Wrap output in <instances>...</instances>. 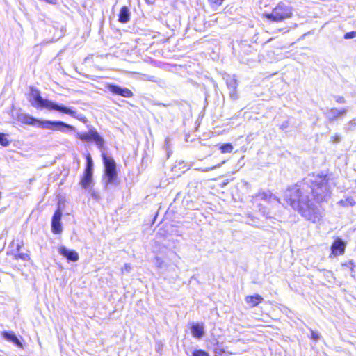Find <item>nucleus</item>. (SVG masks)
<instances>
[{
    "label": "nucleus",
    "instance_id": "1",
    "mask_svg": "<svg viewBox=\"0 0 356 356\" xmlns=\"http://www.w3.org/2000/svg\"><path fill=\"white\" fill-rule=\"evenodd\" d=\"M334 183L326 175H312L287 190L286 201L306 219L316 222L321 211L316 203L330 197Z\"/></svg>",
    "mask_w": 356,
    "mask_h": 356
},
{
    "label": "nucleus",
    "instance_id": "2",
    "mask_svg": "<svg viewBox=\"0 0 356 356\" xmlns=\"http://www.w3.org/2000/svg\"><path fill=\"white\" fill-rule=\"evenodd\" d=\"M30 95L31 98L29 101L31 105L38 109L46 108L49 111L54 110L67 114L83 122L86 121V119L84 116L82 115H78L76 111L72 110V108L66 107L63 105H58L52 101L42 98L40 96L39 90L37 89L31 88Z\"/></svg>",
    "mask_w": 356,
    "mask_h": 356
},
{
    "label": "nucleus",
    "instance_id": "3",
    "mask_svg": "<svg viewBox=\"0 0 356 356\" xmlns=\"http://www.w3.org/2000/svg\"><path fill=\"white\" fill-rule=\"evenodd\" d=\"M22 122L29 125H37L42 129L59 131L63 133H65L67 130L72 131L75 129L73 126L61 121L41 120L29 115H24L22 118Z\"/></svg>",
    "mask_w": 356,
    "mask_h": 356
},
{
    "label": "nucleus",
    "instance_id": "4",
    "mask_svg": "<svg viewBox=\"0 0 356 356\" xmlns=\"http://www.w3.org/2000/svg\"><path fill=\"white\" fill-rule=\"evenodd\" d=\"M103 162L104 165V175L106 177V186L114 184L117 180L116 164L113 159L111 156L102 154Z\"/></svg>",
    "mask_w": 356,
    "mask_h": 356
},
{
    "label": "nucleus",
    "instance_id": "5",
    "mask_svg": "<svg viewBox=\"0 0 356 356\" xmlns=\"http://www.w3.org/2000/svg\"><path fill=\"white\" fill-rule=\"evenodd\" d=\"M76 136L83 142H93L99 149H102L104 147V139L94 128L90 129L86 132H77Z\"/></svg>",
    "mask_w": 356,
    "mask_h": 356
},
{
    "label": "nucleus",
    "instance_id": "6",
    "mask_svg": "<svg viewBox=\"0 0 356 356\" xmlns=\"http://www.w3.org/2000/svg\"><path fill=\"white\" fill-rule=\"evenodd\" d=\"M291 15L292 11L290 7L279 3L271 13L266 14L265 16L269 20L278 22L290 18Z\"/></svg>",
    "mask_w": 356,
    "mask_h": 356
},
{
    "label": "nucleus",
    "instance_id": "7",
    "mask_svg": "<svg viewBox=\"0 0 356 356\" xmlns=\"http://www.w3.org/2000/svg\"><path fill=\"white\" fill-rule=\"evenodd\" d=\"M348 112V107L341 108H332L325 113V115L330 122H333L343 118Z\"/></svg>",
    "mask_w": 356,
    "mask_h": 356
},
{
    "label": "nucleus",
    "instance_id": "8",
    "mask_svg": "<svg viewBox=\"0 0 356 356\" xmlns=\"http://www.w3.org/2000/svg\"><path fill=\"white\" fill-rule=\"evenodd\" d=\"M62 216V212L61 211L58 209L52 218L51 220V229L53 233L56 234H60L63 231L60 220Z\"/></svg>",
    "mask_w": 356,
    "mask_h": 356
},
{
    "label": "nucleus",
    "instance_id": "9",
    "mask_svg": "<svg viewBox=\"0 0 356 356\" xmlns=\"http://www.w3.org/2000/svg\"><path fill=\"white\" fill-rule=\"evenodd\" d=\"M58 252L60 254L65 257L70 261H77L79 259V254L75 250L67 249L66 247L60 245L58 248Z\"/></svg>",
    "mask_w": 356,
    "mask_h": 356
},
{
    "label": "nucleus",
    "instance_id": "10",
    "mask_svg": "<svg viewBox=\"0 0 356 356\" xmlns=\"http://www.w3.org/2000/svg\"><path fill=\"white\" fill-rule=\"evenodd\" d=\"M108 90L113 94H116L124 97L129 98L133 96V92L127 88H121L115 85H108Z\"/></svg>",
    "mask_w": 356,
    "mask_h": 356
},
{
    "label": "nucleus",
    "instance_id": "11",
    "mask_svg": "<svg viewBox=\"0 0 356 356\" xmlns=\"http://www.w3.org/2000/svg\"><path fill=\"white\" fill-rule=\"evenodd\" d=\"M346 244L341 239L338 238L334 241L331 246L332 253L330 257L341 255L344 253Z\"/></svg>",
    "mask_w": 356,
    "mask_h": 356
},
{
    "label": "nucleus",
    "instance_id": "12",
    "mask_svg": "<svg viewBox=\"0 0 356 356\" xmlns=\"http://www.w3.org/2000/svg\"><path fill=\"white\" fill-rule=\"evenodd\" d=\"M227 85L230 89L229 95L232 99H235L237 98L236 89L237 87V81L235 77H226L225 78Z\"/></svg>",
    "mask_w": 356,
    "mask_h": 356
},
{
    "label": "nucleus",
    "instance_id": "13",
    "mask_svg": "<svg viewBox=\"0 0 356 356\" xmlns=\"http://www.w3.org/2000/svg\"><path fill=\"white\" fill-rule=\"evenodd\" d=\"M92 174L93 172H84L80 181L82 188L88 189L92 187L93 184Z\"/></svg>",
    "mask_w": 356,
    "mask_h": 356
},
{
    "label": "nucleus",
    "instance_id": "14",
    "mask_svg": "<svg viewBox=\"0 0 356 356\" xmlns=\"http://www.w3.org/2000/svg\"><path fill=\"white\" fill-rule=\"evenodd\" d=\"M192 335L197 338L201 339L204 334V326L202 323H195L191 327Z\"/></svg>",
    "mask_w": 356,
    "mask_h": 356
},
{
    "label": "nucleus",
    "instance_id": "15",
    "mask_svg": "<svg viewBox=\"0 0 356 356\" xmlns=\"http://www.w3.org/2000/svg\"><path fill=\"white\" fill-rule=\"evenodd\" d=\"M245 302L249 305L251 307L257 306L260 302L263 301V298L255 294L254 296H248L245 298Z\"/></svg>",
    "mask_w": 356,
    "mask_h": 356
},
{
    "label": "nucleus",
    "instance_id": "16",
    "mask_svg": "<svg viewBox=\"0 0 356 356\" xmlns=\"http://www.w3.org/2000/svg\"><path fill=\"white\" fill-rule=\"evenodd\" d=\"M2 335L5 339L13 342L17 346L22 347V343L20 342V341L18 339V338L16 337V335L13 332H8L4 331L2 333Z\"/></svg>",
    "mask_w": 356,
    "mask_h": 356
},
{
    "label": "nucleus",
    "instance_id": "17",
    "mask_svg": "<svg viewBox=\"0 0 356 356\" xmlns=\"http://www.w3.org/2000/svg\"><path fill=\"white\" fill-rule=\"evenodd\" d=\"M254 197L258 198L262 200L272 201L275 200L280 202L279 200L276 198L275 195L271 194L269 191H261L258 193Z\"/></svg>",
    "mask_w": 356,
    "mask_h": 356
},
{
    "label": "nucleus",
    "instance_id": "18",
    "mask_svg": "<svg viewBox=\"0 0 356 356\" xmlns=\"http://www.w3.org/2000/svg\"><path fill=\"white\" fill-rule=\"evenodd\" d=\"M129 10L127 7L123 6L120 12L119 21L121 23H127L129 20Z\"/></svg>",
    "mask_w": 356,
    "mask_h": 356
},
{
    "label": "nucleus",
    "instance_id": "19",
    "mask_svg": "<svg viewBox=\"0 0 356 356\" xmlns=\"http://www.w3.org/2000/svg\"><path fill=\"white\" fill-rule=\"evenodd\" d=\"M338 204L342 207H353L356 204V202L353 197H348L340 200Z\"/></svg>",
    "mask_w": 356,
    "mask_h": 356
},
{
    "label": "nucleus",
    "instance_id": "20",
    "mask_svg": "<svg viewBox=\"0 0 356 356\" xmlns=\"http://www.w3.org/2000/svg\"><path fill=\"white\" fill-rule=\"evenodd\" d=\"M86 168L84 172H93V161L89 154L86 156Z\"/></svg>",
    "mask_w": 356,
    "mask_h": 356
},
{
    "label": "nucleus",
    "instance_id": "21",
    "mask_svg": "<svg viewBox=\"0 0 356 356\" xmlns=\"http://www.w3.org/2000/svg\"><path fill=\"white\" fill-rule=\"evenodd\" d=\"M233 149V146L229 143L223 144L220 146V149L222 154L231 153Z\"/></svg>",
    "mask_w": 356,
    "mask_h": 356
},
{
    "label": "nucleus",
    "instance_id": "22",
    "mask_svg": "<svg viewBox=\"0 0 356 356\" xmlns=\"http://www.w3.org/2000/svg\"><path fill=\"white\" fill-rule=\"evenodd\" d=\"M10 142L6 137V135L4 134H0V145L3 147H8L10 145Z\"/></svg>",
    "mask_w": 356,
    "mask_h": 356
},
{
    "label": "nucleus",
    "instance_id": "23",
    "mask_svg": "<svg viewBox=\"0 0 356 356\" xmlns=\"http://www.w3.org/2000/svg\"><path fill=\"white\" fill-rule=\"evenodd\" d=\"M88 193L90 194V196L95 199V200H99L100 198L99 194L97 191H96L95 189L92 188V187H90L88 188Z\"/></svg>",
    "mask_w": 356,
    "mask_h": 356
},
{
    "label": "nucleus",
    "instance_id": "24",
    "mask_svg": "<svg viewBox=\"0 0 356 356\" xmlns=\"http://www.w3.org/2000/svg\"><path fill=\"white\" fill-rule=\"evenodd\" d=\"M224 1L225 0H208L210 6L213 8H216L222 5Z\"/></svg>",
    "mask_w": 356,
    "mask_h": 356
},
{
    "label": "nucleus",
    "instance_id": "25",
    "mask_svg": "<svg viewBox=\"0 0 356 356\" xmlns=\"http://www.w3.org/2000/svg\"><path fill=\"white\" fill-rule=\"evenodd\" d=\"M192 356H209V353L203 350H195L192 353Z\"/></svg>",
    "mask_w": 356,
    "mask_h": 356
},
{
    "label": "nucleus",
    "instance_id": "26",
    "mask_svg": "<svg viewBox=\"0 0 356 356\" xmlns=\"http://www.w3.org/2000/svg\"><path fill=\"white\" fill-rule=\"evenodd\" d=\"M164 261L160 257H156L155 258V265L156 267L161 268L163 266Z\"/></svg>",
    "mask_w": 356,
    "mask_h": 356
},
{
    "label": "nucleus",
    "instance_id": "27",
    "mask_svg": "<svg viewBox=\"0 0 356 356\" xmlns=\"http://www.w3.org/2000/svg\"><path fill=\"white\" fill-rule=\"evenodd\" d=\"M356 126V118L351 120L347 124V129L348 130L353 129Z\"/></svg>",
    "mask_w": 356,
    "mask_h": 356
},
{
    "label": "nucleus",
    "instance_id": "28",
    "mask_svg": "<svg viewBox=\"0 0 356 356\" xmlns=\"http://www.w3.org/2000/svg\"><path fill=\"white\" fill-rule=\"evenodd\" d=\"M355 37H356V31L348 32V33H346L344 35V38L346 39H350V38H353Z\"/></svg>",
    "mask_w": 356,
    "mask_h": 356
},
{
    "label": "nucleus",
    "instance_id": "29",
    "mask_svg": "<svg viewBox=\"0 0 356 356\" xmlns=\"http://www.w3.org/2000/svg\"><path fill=\"white\" fill-rule=\"evenodd\" d=\"M225 163V161L222 162V163H219V164L216 165H213V166H212V167L202 169V172H208V171H209V170H214V169H216V168H220V167L221 166V165H222V163Z\"/></svg>",
    "mask_w": 356,
    "mask_h": 356
},
{
    "label": "nucleus",
    "instance_id": "30",
    "mask_svg": "<svg viewBox=\"0 0 356 356\" xmlns=\"http://www.w3.org/2000/svg\"><path fill=\"white\" fill-rule=\"evenodd\" d=\"M311 334H312V339L315 340V341H317L320 339V334L314 331V330H311Z\"/></svg>",
    "mask_w": 356,
    "mask_h": 356
},
{
    "label": "nucleus",
    "instance_id": "31",
    "mask_svg": "<svg viewBox=\"0 0 356 356\" xmlns=\"http://www.w3.org/2000/svg\"><path fill=\"white\" fill-rule=\"evenodd\" d=\"M131 269V266L128 264H125L124 265V266L122 268V273H124V272L129 273V272H130Z\"/></svg>",
    "mask_w": 356,
    "mask_h": 356
},
{
    "label": "nucleus",
    "instance_id": "32",
    "mask_svg": "<svg viewBox=\"0 0 356 356\" xmlns=\"http://www.w3.org/2000/svg\"><path fill=\"white\" fill-rule=\"evenodd\" d=\"M344 265L346 266L347 267L350 268L352 271L354 270V268L355 267V265L351 261L348 262V263H346V264H345Z\"/></svg>",
    "mask_w": 356,
    "mask_h": 356
},
{
    "label": "nucleus",
    "instance_id": "33",
    "mask_svg": "<svg viewBox=\"0 0 356 356\" xmlns=\"http://www.w3.org/2000/svg\"><path fill=\"white\" fill-rule=\"evenodd\" d=\"M335 100L339 104H344L346 102L343 97H337Z\"/></svg>",
    "mask_w": 356,
    "mask_h": 356
},
{
    "label": "nucleus",
    "instance_id": "34",
    "mask_svg": "<svg viewBox=\"0 0 356 356\" xmlns=\"http://www.w3.org/2000/svg\"><path fill=\"white\" fill-rule=\"evenodd\" d=\"M334 143H339L340 141V137L338 135L332 137Z\"/></svg>",
    "mask_w": 356,
    "mask_h": 356
},
{
    "label": "nucleus",
    "instance_id": "35",
    "mask_svg": "<svg viewBox=\"0 0 356 356\" xmlns=\"http://www.w3.org/2000/svg\"><path fill=\"white\" fill-rule=\"evenodd\" d=\"M19 257L22 258L24 260H26L29 258V256L26 254H19Z\"/></svg>",
    "mask_w": 356,
    "mask_h": 356
},
{
    "label": "nucleus",
    "instance_id": "36",
    "mask_svg": "<svg viewBox=\"0 0 356 356\" xmlns=\"http://www.w3.org/2000/svg\"><path fill=\"white\" fill-rule=\"evenodd\" d=\"M155 0H146V1L149 3V4H152L154 2Z\"/></svg>",
    "mask_w": 356,
    "mask_h": 356
},
{
    "label": "nucleus",
    "instance_id": "37",
    "mask_svg": "<svg viewBox=\"0 0 356 356\" xmlns=\"http://www.w3.org/2000/svg\"><path fill=\"white\" fill-rule=\"evenodd\" d=\"M216 356H218V350H216Z\"/></svg>",
    "mask_w": 356,
    "mask_h": 356
}]
</instances>
